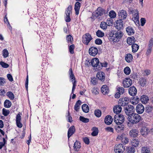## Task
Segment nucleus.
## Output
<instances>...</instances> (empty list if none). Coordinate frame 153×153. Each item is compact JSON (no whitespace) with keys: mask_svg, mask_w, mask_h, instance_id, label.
I'll return each mask as SVG.
<instances>
[{"mask_svg":"<svg viewBox=\"0 0 153 153\" xmlns=\"http://www.w3.org/2000/svg\"><path fill=\"white\" fill-rule=\"evenodd\" d=\"M140 118L141 117L140 115L134 113L128 117L129 121L133 124L138 123L140 121Z\"/></svg>","mask_w":153,"mask_h":153,"instance_id":"f257e3e1","label":"nucleus"},{"mask_svg":"<svg viewBox=\"0 0 153 153\" xmlns=\"http://www.w3.org/2000/svg\"><path fill=\"white\" fill-rule=\"evenodd\" d=\"M110 37H112L111 39H112L113 41L115 42L117 40H115V38L117 39H120L122 36L123 34L121 30H118L117 31H112L110 32Z\"/></svg>","mask_w":153,"mask_h":153,"instance_id":"f03ea898","label":"nucleus"},{"mask_svg":"<svg viewBox=\"0 0 153 153\" xmlns=\"http://www.w3.org/2000/svg\"><path fill=\"white\" fill-rule=\"evenodd\" d=\"M124 109L125 112L128 117L130 116L134 113L135 108L132 105H127L124 107Z\"/></svg>","mask_w":153,"mask_h":153,"instance_id":"7ed1b4c3","label":"nucleus"},{"mask_svg":"<svg viewBox=\"0 0 153 153\" xmlns=\"http://www.w3.org/2000/svg\"><path fill=\"white\" fill-rule=\"evenodd\" d=\"M114 122L115 123H123L125 121V117L122 114H116L114 118Z\"/></svg>","mask_w":153,"mask_h":153,"instance_id":"20e7f679","label":"nucleus"},{"mask_svg":"<svg viewBox=\"0 0 153 153\" xmlns=\"http://www.w3.org/2000/svg\"><path fill=\"white\" fill-rule=\"evenodd\" d=\"M92 39L91 35L89 33H86L83 36L82 41L84 44L88 45Z\"/></svg>","mask_w":153,"mask_h":153,"instance_id":"39448f33","label":"nucleus"},{"mask_svg":"<svg viewBox=\"0 0 153 153\" xmlns=\"http://www.w3.org/2000/svg\"><path fill=\"white\" fill-rule=\"evenodd\" d=\"M114 150L115 153H123L125 151V147L121 144L116 145Z\"/></svg>","mask_w":153,"mask_h":153,"instance_id":"423d86ee","label":"nucleus"},{"mask_svg":"<svg viewBox=\"0 0 153 153\" xmlns=\"http://www.w3.org/2000/svg\"><path fill=\"white\" fill-rule=\"evenodd\" d=\"M105 10L104 9L101 7H99L95 11L94 15L97 17L100 16H102L104 14H105Z\"/></svg>","mask_w":153,"mask_h":153,"instance_id":"0eeeda50","label":"nucleus"},{"mask_svg":"<svg viewBox=\"0 0 153 153\" xmlns=\"http://www.w3.org/2000/svg\"><path fill=\"white\" fill-rule=\"evenodd\" d=\"M115 129L116 131L118 133H122L123 132L125 128V126L123 123H115Z\"/></svg>","mask_w":153,"mask_h":153,"instance_id":"6e6552de","label":"nucleus"},{"mask_svg":"<svg viewBox=\"0 0 153 153\" xmlns=\"http://www.w3.org/2000/svg\"><path fill=\"white\" fill-rule=\"evenodd\" d=\"M129 100L127 97L122 98L120 99L119 101V104L120 106H123L124 107L127 106V105L128 103Z\"/></svg>","mask_w":153,"mask_h":153,"instance_id":"1a4fd4ad","label":"nucleus"},{"mask_svg":"<svg viewBox=\"0 0 153 153\" xmlns=\"http://www.w3.org/2000/svg\"><path fill=\"white\" fill-rule=\"evenodd\" d=\"M132 80L129 78H127L123 80V84L124 88H128L132 84Z\"/></svg>","mask_w":153,"mask_h":153,"instance_id":"9d476101","label":"nucleus"},{"mask_svg":"<svg viewBox=\"0 0 153 153\" xmlns=\"http://www.w3.org/2000/svg\"><path fill=\"white\" fill-rule=\"evenodd\" d=\"M98 52L97 49L94 47H91L89 50V54L92 56H95L97 53Z\"/></svg>","mask_w":153,"mask_h":153,"instance_id":"9b49d317","label":"nucleus"},{"mask_svg":"<svg viewBox=\"0 0 153 153\" xmlns=\"http://www.w3.org/2000/svg\"><path fill=\"white\" fill-rule=\"evenodd\" d=\"M118 15L120 19L122 20L126 19L127 16V13L126 11L122 10L118 13Z\"/></svg>","mask_w":153,"mask_h":153,"instance_id":"f8f14e48","label":"nucleus"},{"mask_svg":"<svg viewBox=\"0 0 153 153\" xmlns=\"http://www.w3.org/2000/svg\"><path fill=\"white\" fill-rule=\"evenodd\" d=\"M136 110L138 114H141L143 113L144 111V108L142 104H138L136 106Z\"/></svg>","mask_w":153,"mask_h":153,"instance_id":"ddd939ff","label":"nucleus"},{"mask_svg":"<svg viewBox=\"0 0 153 153\" xmlns=\"http://www.w3.org/2000/svg\"><path fill=\"white\" fill-rule=\"evenodd\" d=\"M153 110V107L150 105H147L145 108L146 113L149 115L150 117H152V116Z\"/></svg>","mask_w":153,"mask_h":153,"instance_id":"4468645a","label":"nucleus"},{"mask_svg":"<svg viewBox=\"0 0 153 153\" xmlns=\"http://www.w3.org/2000/svg\"><path fill=\"white\" fill-rule=\"evenodd\" d=\"M128 93L130 95L134 96L137 93V90L134 86H131L128 89Z\"/></svg>","mask_w":153,"mask_h":153,"instance_id":"2eb2a0df","label":"nucleus"},{"mask_svg":"<svg viewBox=\"0 0 153 153\" xmlns=\"http://www.w3.org/2000/svg\"><path fill=\"white\" fill-rule=\"evenodd\" d=\"M123 23L121 19L117 20L115 26L116 28L118 30H121L123 28Z\"/></svg>","mask_w":153,"mask_h":153,"instance_id":"dca6fc26","label":"nucleus"},{"mask_svg":"<svg viewBox=\"0 0 153 153\" xmlns=\"http://www.w3.org/2000/svg\"><path fill=\"white\" fill-rule=\"evenodd\" d=\"M97 77L102 82L104 81L105 79V75L102 71L98 72L97 74Z\"/></svg>","mask_w":153,"mask_h":153,"instance_id":"f3484780","label":"nucleus"},{"mask_svg":"<svg viewBox=\"0 0 153 153\" xmlns=\"http://www.w3.org/2000/svg\"><path fill=\"white\" fill-rule=\"evenodd\" d=\"M75 128L74 126H71L68 129V137L69 138L75 132Z\"/></svg>","mask_w":153,"mask_h":153,"instance_id":"a211bd4d","label":"nucleus"},{"mask_svg":"<svg viewBox=\"0 0 153 153\" xmlns=\"http://www.w3.org/2000/svg\"><path fill=\"white\" fill-rule=\"evenodd\" d=\"M91 65L94 67H99V65H100L99 61V59L97 58H94L92 59L91 62Z\"/></svg>","mask_w":153,"mask_h":153,"instance_id":"6ab92c4d","label":"nucleus"},{"mask_svg":"<svg viewBox=\"0 0 153 153\" xmlns=\"http://www.w3.org/2000/svg\"><path fill=\"white\" fill-rule=\"evenodd\" d=\"M138 133L139 131L137 129H134L130 131L129 134L131 137H135L138 136Z\"/></svg>","mask_w":153,"mask_h":153,"instance_id":"aec40b11","label":"nucleus"},{"mask_svg":"<svg viewBox=\"0 0 153 153\" xmlns=\"http://www.w3.org/2000/svg\"><path fill=\"white\" fill-rule=\"evenodd\" d=\"M112 118L110 115L106 116L104 120L105 123L108 125L111 124L112 123Z\"/></svg>","mask_w":153,"mask_h":153,"instance_id":"412c9836","label":"nucleus"},{"mask_svg":"<svg viewBox=\"0 0 153 153\" xmlns=\"http://www.w3.org/2000/svg\"><path fill=\"white\" fill-rule=\"evenodd\" d=\"M129 11L130 14H132L133 16H135L139 15V11L137 9H133L132 7L129 8Z\"/></svg>","mask_w":153,"mask_h":153,"instance_id":"4be33fe9","label":"nucleus"},{"mask_svg":"<svg viewBox=\"0 0 153 153\" xmlns=\"http://www.w3.org/2000/svg\"><path fill=\"white\" fill-rule=\"evenodd\" d=\"M122 108L120 105L115 106L113 108V111L116 114H119L122 111Z\"/></svg>","mask_w":153,"mask_h":153,"instance_id":"5701e85b","label":"nucleus"},{"mask_svg":"<svg viewBox=\"0 0 153 153\" xmlns=\"http://www.w3.org/2000/svg\"><path fill=\"white\" fill-rule=\"evenodd\" d=\"M131 145L134 147H137L140 144V141L137 139H134L131 141Z\"/></svg>","mask_w":153,"mask_h":153,"instance_id":"b1692460","label":"nucleus"},{"mask_svg":"<svg viewBox=\"0 0 153 153\" xmlns=\"http://www.w3.org/2000/svg\"><path fill=\"white\" fill-rule=\"evenodd\" d=\"M80 7V3L79 2H77L75 4L74 9L76 15H78L79 9Z\"/></svg>","mask_w":153,"mask_h":153,"instance_id":"393cba45","label":"nucleus"},{"mask_svg":"<svg viewBox=\"0 0 153 153\" xmlns=\"http://www.w3.org/2000/svg\"><path fill=\"white\" fill-rule=\"evenodd\" d=\"M101 91L102 93L104 94H106L109 92V90L107 85H103L101 88Z\"/></svg>","mask_w":153,"mask_h":153,"instance_id":"a878e982","label":"nucleus"},{"mask_svg":"<svg viewBox=\"0 0 153 153\" xmlns=\"http://www.w3.org/2000/svg\"><path fill=\"white\" fill-rule=\"evenodd\" d=\"M126 30L128 34L129 35H133L134 33V30L131 27L129 26L127 27L126 29Z\"/></svg>","mask_w":153,"mask_h":153,"instance_id":"bb28decb","label":"nucleus"},{"mask_svg":"<svg viewBox=\"0 0 153 153\" xmlns=\"http://www.w3.org/2000/svg\"><path fill=\"white\" fill-rule=\"evenodd\" d=\"M146 79L145 78L141 77L139 79V83L141 86L143 87L146 85Z\"/></svg>","mask_w":153,"mask_h":153,"instance_id":"cd10ccee","label":"nucleus"},{"mask_svg":"<svg viewBox=\"0 0 153 153\" xmlns=\"http://www.w3.org/2000/svg\"><path fill=\"white\" fill-rule=\"evenodd\" d=\"M132 55L130 53L126 54L125 57V59L126 61L128 63L131 62L133 59Z\"/></svg>","mask_w":153,"mask_h":153,"instance_id":"c85d7f7f","label":"nucleus"},{"mask_svg":"<svg viewBox=\"0 0 153 153\" xmlns=\"http://www.w3.org/2000/svg\"><path fill=\"white\" fill-rule=\"evenodd\" d=\"M149 131L148 128L147 127H143L140 130V132L142 135L146 136Z\"/></svg>","mask_w":153,"mask_h":153,"instance_id":"c756f323","label":"nucleus"},{"mask_svg":"<svg viewBox=\"0 0 153 153\" xmlns=\"http://www.w3.org/2000/svg\"><path fill=\"white\" fill-rule=\"evenodd\" d=\"M140 100L142 103L145 104L148 102L149 99L147 96L143 95L141 97Z\"/></svg>","mask_w":153,"mask_h":153,"instance_id":"7c9ffc66","label":"nucleus"},{"mask_svg":"<svg viewBox=\"0 0 153 153\" xmlns=\"http://www.w3.org/2000/svg\"><path fill=\"white\" fill-rule=\"evenodd\" d=\"M80 143L76 141L74 143V150L76 151H78L81 147Z\"/></svg>","mask_w":153,"mask_h":153,"instance_id":"2f4dec72","label":"nucleus"},{"mask_svg":"<svg viewBox=\"0 0 153 153\" xmlns=\"http://www.w3.org/2000/svg\"><path fill=\"white\" fill-rule=\"evenodd\" d=\"M132 52L133 53L136 52L139 48V46L136 44H133L132 45Z\"/></svg>","mask_w":153,"mask_h":153,"instance_id":"473e14b6","label":"nucleus"},{"mask_svg":"<svg viewBox=\"0 0 153 153\" xmlns=\"http://www.w3.org/2000/svg\"><path fill=\"white\" fill-rule=\"evenodd\" d=\"M135 38L133 37H128L127 39V43L129 45H131L132 43L135 42Z\"/></svg>","mask_w":153,"mask_h":153,"instance_id":"72a5a7b5","label":"nucleus"},{"mask_svg":"<svg viewBox=\"0 0 153 153\" xmlns=\"http://www.w3.org/2000/svg\"><path fill=\"white\" fill-rule=\"evenodd\" d=\"M12 104L11 102L9 100H6L4 103V107L6 108H10Z\"/></svg>","mask_w":153,"mask_h":153,"instance_id":"f704fd0d","label":"nucleus"},{"mask_svg":"<svg viewBox=\"0 0 153 153\" xmlns=\"http://www.w3.org/2000/svg\"><path fill=\"white\" fill-rule=\"evenodd\" d=\"M82 108L83 111L85 113H87L89 111V107L86 104H84L82 105Z\"/></svg>","mask_w":153,"mask_h":153,"instance_id":"c9c22d12","label":"nucleus"},{"mask_svg":"<svg viewBox=\"0 0 153 153\" xmlns=\"http://www.w3.org/2000/svg\"><path fill=\"white\" fill-rule=\"evenodd\" d=\"M141 152L142 153H150V152L149 148L146 146H143L142 147Z\"/></svg>","mask_w":153,"mask_h":153,"instance_id":"e433bc0d","label":"nucleus"},{"mask_svg":"<svg viewBox=\"0 0 153 153\" xmlns=\"http://www.w3.org/2000/svg\"><path fill=\"white\" fill-rule=\"evenodd\" d=\"M81 102L79 100L77 101L76 103L74 106V109L76 111H78L79 106L81 104Z\"/></svg>","mask_w":153,"mask_h":153,"instance_id":"4c0bfd02","label":"nucleus"},{"mask_svg":"<svg viewBox=\"0 0 153 153\" xmlns=\"http://www.w3.org/2000/svg\"><path fill=\"white\" fill-rule=\"evenodd\" d=\"M108 64L106 62H104V63H102L100 62L99 65V67L98 68H97V69L98 70H100L103 67H106L107 66Z\"/></svg>","mask_w":153,"mask_h":153,"instance_id":"58836bf2","label":"nucleus"},{"mask_svg":"<svg viewBox=\"0 0 153 153\" xmlns=\"http://www.w3.org/2000/svg\"><path fill=\"white\" fill-rule=\"evenodd\" d=\"M70 77L71 80H75V77L74 74H73L72 69L71 68H70L69 71Z\"/></svg>","mask_w":153,"mask_h":153,"instance_id":"ea45409f","label":"nucleus"},{"mask_svg":"<svg viewBox=\"0 0 153 153\" xmlns=\"http://www.w3.org/2000/svg\"><path fill=\"white\" fill-rule=\"evenodd\" d=\"M139 16H133L132 18V20L137 25H139Z\"/></svg>","mask_w":153,"mask_h":153,"instance_id":"a19ab883","label":"nucleus"},{"mask_svg":"<svg viewBox=\"0 0 153 153\" xmlns=\"http://www.w3.org/2000/svg\"><path fill=\"white\" fill-rule=\"evenodd\" d=\"M126 151L127 153H134L135 150L134 148L129 146L127 147Z\"/></svg>","mask_w":153,"mask_h":153,"instance_id":"79ce46f5","label":"nucleus"},{"mask_svg":"<svg viewBox=\"0 0 153 153\" xmlns=\"http://www.w3.org/2000/svg\"><path fill=\"white\" fill-rule=\"evenodd\" d=\"M108 24L105 22H102L100 25L101 28L104 30H106Z\"/></svg>","mask_w":153,"mask_h":153,"instance_id":"37998d69","label":"nucleus"},{"mask_svg":"<svg viewBox=\"0 0 153 153\" xmlns=\"http://www.w3.org/2000/svg\"><path fill=\"white\" fill-rule=\"evenodd\" d=\"M92 130L93 131L91 133V135L94 136H97L98 133V128L95 127H94L93 128Z\"/></svg>","mask_w":153,"mask_h":153,"instance_id":"c03bdc74","label":"nucleus"},{"mask_svg":"<svg viewBox=\"0 0 153 153\" xmlns=\"http://www.w3.org/2000/svg\"><path fill=\"white\" fill-rule=\"evenodd\" d=\"M66 39L68 43H72V42L73 40V37L70 35H68L66 38Z\"/></svg>","mask_w":153,"mask_h":153,"instance_id":"a18cd8bd","label":"nucleus"},{"mask_svg":"<svg viewBox=\"0 0 153 153\" xmlns=\"http://www.w3.org/2000/svg\"><path fill=\"white\" fill-rule=\"evenodd\" d=\"M7 95L11 100H13L14 98L13 93L11 91H8L7 94Z\"/></svg>","mask_w":153,"mask_h":153,"instance_id":"49530a36","label":"nucleus"},{"mask_svg":"<svg viewBox=\"0 0 153 153\" xmlns=\"http://www.w3.org/2000/svg\"><path fill=\"white\" fill-rule=\"evenodd\" d=\"M72 7L70 5L67 8L66 10L65 13L66 15H70L72 13Z\"/></svg>","mask_w":153,"mask_h":153,"instance_id":"de8ad7c7","label":"nucleus"},{"mask_svg":"<svg viewBox=\"0 0 153 153\" xmlns=\"http://www.w3.org/2000/svg\"><path fill=\"white\" fill-rule=\"evenodd\" d=\"M109 15L111 18H114L116 16V13L113 10L111 11L109 13Z\"/></svg>","mask_w":153,"mask_h":153,"instance_id":"09e8293b","label":"nucleus"},{"mask_svg":"<svg viewBox=\"0 0 153 153\" xmlns=\"http://www.w3.org/2000/svg\"><path fill=\"white\" fill-rule=\"evenodd\" d=\"M94 114L96 117H99L101 116V112L99 109L96 110L95 111Z\"/></svg>","mask_w":153,"mask_h":153,"instance_id":"8fccbe9b","label":"nucleus"},{"mask_svg":"<svg viewBox=\"0 0 153 153\" xmlns=\"http://www.w3.org/2000/svg\"><path fill=\"white\" fill-rule=\"evenodd\" d=\"M79 119L81 121L84 123H88L89 121L88 119L85 118L81 116L79 117Z\"/></svg>","mask_w":153,"mask_h":153,"instance_id":"3c124183","label":"nucleus"},{"mask_svg":"<svg viewBox=\"0 0 153 153\" xmlns=\"http://www.w3.org/2000/svg\"><path fill=\"white\" fill-rule=\"evenodd\" d=\"M96 33L97 36L99 37H102L104 35V33L99 30H98Z\"/></svg>","mask_w":153,"mask_h":153,"instance_id":"603ef678","label":"nucleus"},{"mask_svg":"<svg viewBox=\"0 0 153 153\" xmlns=\"http://www.w3.org/2000/svg\"><path fill=\"white\" fill-rule=\"evenodd\" d=\"M72 82L73 83V87L72 88V94H73L74 91L75 90V88L76 86V81L75 80H72Z\"/></svg>","mask_w":153,"mask_h":153,"instance_id":"864d4df0","label":"nucleus"},{"mask_svg":"<svg viewBox=\"0 0 153 153\" xmlns=\"http://www.w3.org/2000/svg\"><path fill=\"white\" fill-rule=\"evenodd\" d=\"M10 114V111L4 108L2 109V114L5 116H7Z\"/></svg>","mask_w":153,"mask_h":153,"instance_id":"5fc2aeb1","label":"nucleus"},{"mask_svg":"<svg viewBox=\"0 0 153 153\" xmlns=\"http://www.w3.org/2000/svg\"><path fill=\"white\" fill-rule=\"evenodd\" d=\"M124 72L125 74L128 75L130 74L131 70L129 67H127L124 69Z\"/></svg>","mask_w":153,"mask_h":153,"instance_id":"6e6d98bb","label":"nucleus"},{"mask_svg":"<svg viewBox=\"0 0 153 153\" xmlns=\"http://www.w3.org/2000/svg\"><path fill=\"white\" fill-rule=\"evenodd\" d=\"M9 53L8 51L6 49H4L3 51V56L4 58L8 57Z\"/></svg>","mask_w":153,"mask_h":153,"instance_id":"4d7b16f0","label":"nucleus"},{"mask_svg":"<svg viewBox=\"0 0 153 153\" xmlns=\"http://www.w3.org/2000/svg\"><path fill=\"white\" fill-rule=\"evenodd\" d=\"M75 48V46L74 44L71 45L69 47V51L71 54H73L74 53V50Z\"/></svg>","mask_w":153,"mask_h":153,"instance_id":"13d9d810","label":"nucleus"},{"mask_svg":"<svg viewBox=\"0 0 153 153\" xmlns=\"http://www.w3.org/2000/svg\"><path fill=\"white\" fill-rule=\"evenodd\" d=\"M122 142L124 144L127 143L128 142V139L126 137H124L122 139Z\"/></svg>","mask_w":153,"mask_h":153,"instance_id":"bf43d9fd","label":"nucleus"},{"mask_svg":"<svg viewBox=\"0 0 153 153\" xmlns=\"http://www.w3.org/2000/svg\"><path fill=\"white\" fill-rule=\"evenodd\" d=\"M107 21L108 25L109 26L112 25L113 22V19L111 18H109L108 19Z\"/></svg>","mask_w":153,"mask_h":153,"instance_id":"052dcab7","label":"nucleus"},{"mask_svg":"<svg viewBox=\"0 0 153 153\" xmlns=\"http://www.w3.org/2000/svg\"><path fill=\"white\" fill-rule=\"evenodd\" d=\"M153 45V38H151L149 42L148 47L152 48Z\"/></svg>","mask_w":153,"mask_h":153,"instance_id":"680f3d73","label":"nucleus"},{"mask_svg":"<svg viewBox=\"0 0 153 153\" xmlns=\"http://www.w3.org/2000/svg\"><path fill=\"white\" fill-rule=\"evenodd\" d=\"M118 91L120 94H123L125 91L124 89L122 87H120L118 88Z\"/></svg>","mask_w":153,"mask_h":153,"instance_id":"e2e57ef3","label":"nucleus"},{"mask_svg":"<svg viewBox=\"0 0 153 153\" xmlns=\"http://www.w3.org/2000/svg\"><path fill=\"white\" fill-rule=\"evenodd\" d=\"M0 65L2 67L5 68H8L9 66V65L3 62H0Z\"/></svg>","mask_w":153,"mask_h":153,"instance_id":"0e129e2a","label":"nucleus"},{"mask_svg":"<svg viewBox=\"0 0 153 153\" xmlns=\"http://www.w3.org/2000/svg\"><path fill=\"white\" fill-rule=\"evenodd\" d=\"M95 44L97 45H101L102 43V40L100 39H96L95 41Z\"/></svg>","mask_w":153,"mask_h":153,"instance_id":"69168bd1","label":"nucleus"},{"mask_svg":"<svg viewBox=\"0 0 153 153\" xmlns=\"http://www.w3.org/2000/svg\"><path fill=\"white\" fill-rule=\"evenodd\" d=\"M140 22L141 23V26H143L146 22V20L144 18H142L140 19Z\"/></svg>","mask_w":153,"mask_h":153,"instance_id":"338daca9","label":"nucleus"},{"mask_svg":"<svg viewBox=\"0 0 153 153\" xmlns=\"http://www.w3.org/2000/svg\"><path fill=\"white\" fill-rule=\"evenodd\" d=\"M105 130L107 131L110 132L112 133L114 132L113 128L111 127H108L105 128Z\"/></svg>","mask_w":153,"mask_h":153,"instance_id":"774afa93","label":"nucleus"}]
</instances>
